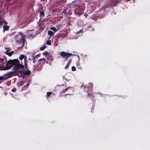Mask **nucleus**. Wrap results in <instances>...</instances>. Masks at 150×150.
Wrapping results in <instances>:
<instances>
[{
	"label": "nucleus",
	"mask_w": 150,
	"mask_h": 150,
	"mask_svg": "<svg viewBox=\"0 0 150 150\" xmlns=\"http://www.w3.org/2000/svg\"><path fill=\"white\" fill-rule=\"evenodd\" d=\"M13 65L21 68H23L24 67L23 65L19 63L18 60L15 59L13 60H9L7 61L6 66H0V70H8L11 68Z\"/></svg>",
	"instance_id": "obj_1"
},
{
	"label": "nucleus",
	"mask_w": 150,
	"mask_h": 150,
	"mask_svg": "<svg viewBox=\"0 0 150 150\" xmlns=\"http://www.w3.org/2000/svg\"><path fill=\"white\" fill-rule=\"evenodd\" d=\"M16 42L21 44V46H23L24 44L25 38L22 35H18L15 36Z\"/></svg>",
	"instance_id": "obj_2"
},
{
	"label": "nucleus",
	"mask_w": 150,
	"mask_h": 150,
	"mask_svg": "<svg viewBox=\"0 0 150 150\" xmlns=\"http://www.w3.org/2000/svg\"><path fill=\"white\" fill-rule=\"evenodd\" d=\"M60 55L64 58H67L70 56V54L64 52H62L60 53Z\"/></svg>",
	"instance_id": "obj_3"
},
{
	"label": "nucleus",
	"mask_w": 150,
	"mask_h": 150,
	"mask_svg": "<svg viewBox=\"0 0 150 150\" xmlns=\"http://www.w3.org/2000/svg\"><path fill=\"white\" fill-rule=\"evenodd\" d=\"M26 81L25 82L23 83V81H21L18 83V86H21L23 84H24V86H27L29 84L28 82L29 81V80L28 79H26Z\"/></svg>",
	"instance_id": "obj_4"
},
{
	"label": "nucleus",
	"mask_w": 150,
	"mask_h": 150,
	"mask_svg": "<svg viewBox=\"0 0 150 150\" xmlns=\"http://www.w3.org/2000/svg\"><path fill=\"white\" fill-rule=\"evenodd\" d=\"M10 77L11 76L8 74H5L2 76H0V81L6 79Z\"/></svg>",
	"instance_id": "obj_5"
},
{
	"label": "nucleus",
	"mask_w": 150,
	"mask_h": 150,
	"mask_svg": "<svg viewBox=\"0 0 150 150\" xmlns=\"http://www.w3.org/2000/svg\"><path fill=\"white\" fill-rule=\"evenodd\" d=\"M30 73V72L29 71H23L20 72L18 74V76L19 77H21L22 76V75L21 74L19 75L20 74L24 75H26L29 74Z\"/></svg>",
	"instance_id": "obj_6"
},
{
	"label": "nucleus",
	"mask_w": 150,
	"mask_h": 150,
	"mask_svg": "<svg viewBox=\"0 0 150 150\" xmlns=\"http://www.w3.org/2000/svg\"><path fill=\"white\" fill-rule=\"evenodd\" d=\"M6 50L5 51L6 53L8 56H11L13 54V51L9 52L8 49L6 48Z\"/></svg>",
	"instance_id": "obj_7"
},
{
	"label": "nucleus",
	"mask_w": 150,
	"mask_h": 150,
	"mask_svg": "<svg viewBox=\"0 0 150 150\" xmlns=\"http://www.w3.org/2000/svg\"><path fill=\"white\" fill-rule=\"evenodd\" d=\"M6 24L7 23L5 21L2 19L0 20V25L2 24H4V25H6Z\"/></svg>",
	"instance_id": "obj_8"
},
{
	"label": "nucleus",
	"mask_w": 150,
	"mask_h": 150,
	"mask_svg": "<svg viewBox=\"0 0 150 150\" xmlns=\"http://www.w3.org/2000/svg\"><path fill=\"white\" fill-rule=\"evenodd\" d=\"M54 33V32H53L51 30H49L48 32V35L51 36H53Z\"/></svg>",
	"instance_id": "obj_9"
},
{
	"label": "nucleus",
	"mask_w": 150,
	"mask_h": 150,
	"mask_svg": "<svg viewBox=\"0 0 150 150\" xmlns=\"http://www.w3.org/2000/svg\"><path fill=\"white\" fill-rule=\"evenodd\" d=\"M3 27L4 32V31L8 30V29L9 27L8 26L4 25L3 26Z\"/></svg>",
	"instance_id": "obj_10"
},
{
	"label": "nucleus",
	"mask_w": 150,
	"mask_h": 150,
	"mask_svg": "<svg viewBox=\"0 0 150 150\" xmlns=\"http://www.w3.org/2000/svg\"><path fill=\"white\" fill-rule=\"evenodd\" d=\"M71 61L70 60H69L68 62V63L67 64L66 66L65 67V69H67L69 67L71 63Z\"/></svg>",
	"instance_id": "obj_11"
},
{
	"label": "nucleus",
	"mask_w": 150,
	"mask_h": 150,
	"mask_svg": "<svg viewBox=\"0 0 150 150\" xmlns=\"http://www.w3.org/2000/svg\"><path fill=\"white\" fill-rule=\"evenodd\" d=\"M50 29L54 31L55 33L57 31L56 29L54 27H51Z\"/></svg>",
	"instance_id": "obj_12"
},
{
	"label": "nucleus",
	"mask_w": 150,
	"mask_h": 150,
	"mask_svg": "<svg viewBox=\"0 0 150 150\" xmlns=\"http://www.w3.org/2000/svg\"><path fill=\"white\" fill-rule=\"evenodd\" d=\"M50 38L51 37H50L46 42V44L48 45H50L51 44V41L49 40Z\"/></svg>",
	"instance_id": "obj_13"
},
{
	"label": "nucleus",
	"mask_w": 150,
	"mask_h": 150,
	"mask_svg": "<svg viewBox=\"0 0 150 150\" xmlns=\"http://www.w3.org/2000/svg\"><path fill=\"white\" fill-rule=\"evenodd\" d=\"M24 56L23 55H21L19 56V59L20 60H22L23 59H24Z\"/></svg>",
	"instance_id": "obj_14"
},
{
	"label": "nucleus",
	"mask_w": 150,
	"mask_h": 150,
	"mask_svg": "<svg viewBox=\"0 0 150 150\" xmlns=\"http://www.w3.org/2000/svg\"><path fill=\"white\" fill-rule=\"evenodd\" d=\"M46 47V45L44 46L43 47H41L40 48V50H43Z\"/></svg>",
	"instance_id": "obj_15"
},
{
	"label": "nucleus",
	"mask_w": 150,
	"mask_h": 150,
	"mask_svg": "<svg viewBox=\"0 0 150 150\" xmlns=\"http://www.w3.org/2000/svg\"><path fill=\"white\" fill-rule=\"evenodd\" d=\"M44 13L43 11H41L40 13V16H43L44 15Z\"/></svg>",
	"instance_id": "obj_16"
},
{
	"label": "nucleus",
	"mask_w": 150,
	"mask_h": 150,
	"mask_svg": "<svg viewBox=\"0 0 150 150\" xmlns=\"http://www.w3.org/2000/svg\"><path fill=\"white\" fill-rule=\"evenodd\" d=\"M42 61H44V62H45V59L44 58L41 59L38 61L39 62H41Z\"/></svg>",
	"instance_id": "obj_17"
},
{
	"label": "nucleus",
	"mask_w": 150,
	"mask_h": 150,
	"mask_svg": "<svg viewBox=\"0 0 150 150\" xmlns=\"http://www.w3.org/2000/svg\"><path fill=\"white\" fill-rule=\"evenodd\" d=\"M72 70L73 71H75L76 70V68L74 66H73L71 68Z\"/></svg>",
	"instance_id": "obj_18"
},
{
	"label": "nucleus",
	"mask_w": 150,
	"mask_h": 150,
	"mask_svg": "<svg viewBox=\"0 0 150 150\" xmlns=\"http://www.w3.org/2000/svg\"><path fill=\"white\" fill-rule=\"evenodd\" d=\"M52 94L51 92H48L47 93V96H49Z\"/></svg>",
	"instance_id": "obj_19"
},
{
	"label": "nucleus",
	"mask_w": 150,
	"mask_h": 150,
	"mask_svg": "<svg viewBox=\"0 0 150 150\" xmlns=\"http://www.w3.org/2000/svg\"><path fill=\"white\" fill-rule=\"evenodd\" d=\"M11 91L13 92H15L16 91V89L15 88H13L12 89Z\"/></svg>",
	"instance_id": "obj_20"
},
{
	"label": "nucleus",
	"mask_w": 150,
	"mask_h": 150,
	"mask_svg": "<svg viewBox=\"0 0 150 150\" xmlns=\"http://www.w3.org/2000/svg\"><path fill=\"white\" fill-rule=\"evenodd\" d=\"M76 66L78 67V66H79V68H80V67H79V66H80V63L79 62H78V63H77L76 64Z\"/></svg>",
	"instance_id": "obj_21"
},
{
	"label": "nucleus",
	"mask_w": 150,
	"mask_h": 150,
	"mask_svg": "<svg viewBox=\"0 0 150 150\" xmlns=\"http://www.w3.org/2000/svg\"><path fill=\"white\" fill-rule=\"evenodd\" d=\"M4 60L3 59H0V62H2L3 61H4Z\"/></svg>",
	"instance_id": "obj_22"
},
{
	"label": "nucleus",
	"mask_w": 150,
	"mask_h": 150,
	"mask_svg": "<svg viewBox=\"0 0 150 150\" xmlns=\"http://www.w3.org/2000/svg\"><path fill=\"white\" fill-rule=\"evenodd\" d=\"M24 64L25 65V59L24 60Z\"/></svg>",
	"instance_id": "obj_23"
},
{
	"label": "nucleus",
	"mask_w": 150,
	"mask_h": 150,
	"mask_svg": "<svg viewBox=\"0 0 150 150\" xmlns=\"http://www.w3.org/2000/svg\"><path fill=\"white\" fill-rule=\"evenodd\" d=\"M81 31V30H80V31H79V32H76V33L78 34V33H79L80 32V31Z\"/></svg>",
	"instance_id": "obj_24"
},
{
	"label": "nucleus",
	"mask_w": 150,
	"mask_h": 150,
	"mask_svg": "<svg viewBox=\"0 0 150 150\" xmlns=\"http://www.w3.org/2000/svg\"><path fill=\"white\" fill-rule=\"evenodd\" d=\"M62 92L63 93H64V91H62Z\"/></svg>",
	"instance_id": "obj_25"
},
{
	"label": "nucleus",
	"mask_w": 150,
	"mask_h": 150,
	"mask_svg": "<svg viewBox=\"0 0 150 150\" xmlns=\"http://www.w3.org/2000/svg\"><path fill=\"white\" fill-rule=\"evenodd\" d=\"M46 63H47H47H48V62H46Z\"/></svg>",
	"instance_id": "obj_26"
},
{
	"label": "nucleus",
	"mask_w": 150,
	"mask_h": 150,
	"mask_svg": "<svg viewBox=\"0 0 150 150\" xmlns=\"http://www.w3.org/2000/svg\"><path fill=\"white\" fill-rule=\"evenodd\" d=\"M67 89H68V88L67 89L66 91L67 90Z\"/></svg>",
	"instance_id": "obj_27"
}]
</instances>
